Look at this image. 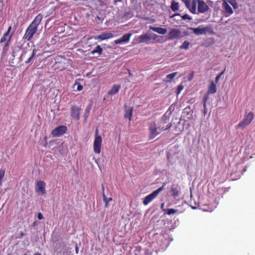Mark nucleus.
<instances>
[{"mask_svg": "<svg viewBox=\"0 0 255 255\" xmlns=\"http://www.w3.org/2000/svg\"><path fill=\"white\" fill-rule=\"evenodd\" d=\"M93 106V102L92 101H90V102L89 103V104L87 106L86 108L85 109V116L87 117L88 116H86V114L88 115L89 112L92 109Z\"/></svg>", "mask_w": 255, "mask_h": 255, "instance_id": "nucleus-27", "label": "nucleus"}, {"mask_svg": "<svg viewBox=\"0 0 255 255\" xmlns=\"http://www.w3.org/2000/svg\"><path fill=\"white\" fill-rule=\"evenodd\" d=\"M254 114L252 112L246 113L243 120L237 125V128L244 129L249 126L254 118Z\"/></svg>", "mask_w": 255, "mask_h": 255, "instance_id": "nucleus-2", "label": "nucleus"}, {"mask_svg": "<svg viewBox=\"0 0 255 255\" xmlns=\"http://www.w3.org/2000/svg\"><path fill=\"white\" fill-rule=\"evenodd\" d=\"M189 45H190V43L188 41H185L183 43V44L181 46H180L179 48L180 49H183L187 50L188 49Z\"/></svg>", "mask_w": 255, "mask_h": 255, "instance_id": "nucleus-30", "label": "nucleus"}, {"mask_svg": "<svg viewBox=\"0 0 255 255\" xmlns=\"http://www.w3.org/2000/svg\"><path fill=\"white\" fill-rule=\"evenodd\" d=\"M37 30V28H36V27L29 24L25 31V32L23 37V39H26L27 41L31 40L33 35L36 32Z\"/></svg>", "mask_w": 255, "mask_h": 255, "instance_id": "nucleus-5", "label": "nucleus"}, {"mask_svg": "<svg viewBox=\"0 0 255 255\" xmlns=\"http://www.w3.org/2000/svg\"><path fill=\"white\" fill-rule=\"evenodd\" d=\"M123 0H113V2H114V4H116L118 2H121Z\"/></svg>", "mask_w": 255, "mask_h": 255, "instance_id": "nucleus-44", "label": "nucleus"}, {"mask_svg": "<svg viewBox=\"0 0 255 255\" xmlns=\"http://www.w3.org/2000/svg\"><path fill=\"white\" fill-rule=\"evenodd\" d=\"M114 37L113 33L111 32H105L97 36V39L101 40H104L107 39H110Z\"/></svg>", "mask_w": 255, "mask_h": 255, "instance_id": "nucleus-18", "label": "nucleus"}, {"mask_svg": "<svg viewBox=\"0 0 255 255\" xmlns=\"http://www.w3.org/2000/svg\"><path fill=\"white\" fill-rule=\"evenodd\" d=\"M163 187V186H161L158 188L157 190L154 191L151 194L148 195L146 196L143 201V204L144 205H147L148 204H149L151 201H152L159 194V193L162 190Z\"/></svg>", "mask_w": 255, "mask_h": 255, "instance_id": "nucleus-6", "label": "nucleus"}, {"mask_svg": "<svg viewBox=\"0 0 255 255\" xmlns=\"http://www.w3.org/2000/svg\"><path fill=\"white\" fill-rule=\"evenodd\" d=\"M131 35V33L125 34L120 38L115 40L114 42L116 44H121L123 42H128L129 41Z\"/></svg>", "mask_w": 255, "mask_h": 255, "instance_id": "nucleus-16", "label": "nucleus"}, {"mask_svg": "<svg viewBox=\"0 0 255 255\" xmlns=\"http://www.w3.org/2000/svg\"><path fill=\"white\" fill-rule=\"evenodd\" d=\"M182 18L183 19H188V20H191V17L188 14H184L183 16H182Z\"/></svg>", "mask_w": 255, "mask_h": 255, "instance_id": "nucleus-37", "label": "nucleus"}, {"mask_svg": "<svg viewBox=\"0 0 255 255\" xmlns=\"http://www.w3.org/2000/svg\"><path fill=\"white\" fill-rule=\"evenodd\" d=\"M7 40L6 37H4L2 36V37L1 38L0 40V43H2L4 42H5Z\"/></svg>", "mask_w": 255, "mask_h": 255, "instance_id": "nucleus-40", "label": "nucleus"}, {"mask_svg": "<svg viewBox=\"0 0 255 255\" xmlns=\"http://www.w3.org/2000/svg\"><path fill=\"white\" fill-rule=\"evenodd\" d=\"M26 53V51H23L22 53V54L21 55V57H22Z\"/></svg>", "mask_w": 255, "mask_h": 255, "instance_id": "nucleus-48", "label": "nucleus"}, {"mask_svg": "<svg viewBox=\"0 0 255 255\" xmlns=\"http://www.w3.org/2000/svg\"><path fill=\"white\" fill-rule=\"evenodd\" d=\"M157 35L155 34H149L145 33L144 34L140 35L138 37V43H147V41L151 39H155L157 37Z\"/></svg>", "mask_w": 255, "mask_h": 255, "instance_id": "nucleus-10", "label": "nucleus"}, {"mask_svg": "<svg viewBox=\"0 0 255 255\" xmlns=\"http://www.w3.org/2000/svg\"><path fill=\"white\" fill-rule=\"evenodd\" d=\"M204 114L206 113H207V109L206 110H205L204 109Z\"/></svg>", "mask_w": 255, "mask_h": 255, "instance_id": "nucleus-52", "label": "nucleus"}, {"mask_svg": "<svg viewBox=\"0 0 255 255\" xmlns=\"http://www.w3.org/2000/svg\"><path fill=\"white\" fill-rule=\"evenodd\" d=\"M177 74V72H175L166 75L165 82H171L173 78L176 76Z\"/></svg>", "mask_w": 255, "mask_h": 255, "instance_id": "nucleus-25", "label": "nucleus"}, {"mask_svg": "<svg viewBox=\"0 0 255 255\" xmlns=\"http://www.w3.org/2000/svg\"><path fill=\"white\" fill-rule=\"evenodd\" d=\"M164 203H163L161 205V209H162V210L164 212H166V209H164Z\"/></svg>", "mask_w": 255, "mask_h": 255, "instance_id": "nucleus-43", "label": "nucleus"}, {"mask_svg": "<svg viewBox=\"0 0 255 255\" xmlns=\"http://www.w3.org/2000/svg\"><path fill=\"white\" fill-rule=\"evenodd\" d=\"M47 145V143L44 144V146L46 147Z\"/></svg>", "mask_w": 255, "mask_h": 255, "instance_id": "nucleus-54", "label": "nucleus"}, {"mask_svg": "<svg viewBox=\"0 0 255 255\" xmlns=\"http://www.w3.org/2000/svg\"><path fill=\"white\" fill-rule=\"evenodd\" d=\"M194 76V72H192L191 73V74L189 75V76L188 77V80L189 81H191L193 79Z\"/></svg>", "mask_w": 255, "mask_h": 255, "instance_id": "nucleus-39", "label": "nucleus"}, {"mask_svg": "<svg viewBox=\"0 0 255 255\" xmlns=\"http://www.w3.org/2000/svg\"><path fill=\"white\" fill-rule=\"evenodd\" d=\"M198 0H182V1L185 4L187 8H188L189 11L193 14H196V6Z\"/></svg>", "mask_w": 255, "mask_h": 255, "instance_id": "nucleus-7", "label": "nucleus"}, {"mask_svg": "<svg viewBox=\"0 0 255 255\" xmlns=\"http://www.w3.org/2000/svg\"><path fill=\"white\" fill-rule=\"evenodd\" d=\"M135 0H130V1L131 3H133L135 2Z\"/></svg>", "mask_w": 255, "mask_h": 255, "instance_id": "nucleus-50", "label": "nucleus"}, {"mask_svg": "<svg viewBox=\"0 0 255 255\" xmlns=\"http://www.w3.org/2000/svg\"><path fill=\"white\" fill-rule=\"evenodd\" d=\"M183 86L181 85H180L178 86L177 89V94H179L181 91L183 90Z\"/></svg>", "mask_w": 255, "mask_h": 255, "instance_id": "nucleus-38", "label": "nucleus"}, {"mask_svg": "<svg viewBox=\"0 0 255 255\" xmlns=\"http://www.w3.org/2000/svg\"><path fill=\"white\" fill-rule=\"evenodd\" d=\"M171 127V124L168 125L165 128L164 127L159 126L156 127V124L154 122L150 124L149 126V139H153L159 134L161 131L165 129H169Z\"/></svg>", "mask_w": 255, "mask_h": 255, "instance_id": "nucleus-1", "label": "nucleus"}, {"mask_svg": "<svg viewBox=\"0 0 255 255\" xmlns=\"http://www.w3.org/2000/svg\"><path fill=\"white\" fill-rule=\"evenodd\" d=\"M43 18V15L41 13L38 14L34 19V20L32 21V22L30 24L32 26L36 27V28H38V25L41 23V21Z\"/></svg>", "mask_w": 255, "mask_h": 255, "instance_id": "nucleus-17", "label": "nucleus"}, {"mask_svg": "<svg viewBox=\"0 0 255 255\" xmlns=\"http://www.w3.org/2000/svg\"><path fill=\"white\" fill-rule=\"evenodd\" d=\"M34 255H41L40 253H35Z\"/></svg>", "mask_w": 255, "mask_h": 255, "instance_id": "nucleus-51", "label": "nucleus"}, {"mask_svg": "<svg viewBox=\"0 0 255 255\" xmlns=\"http://www.w3.org/2000/svg\"><path fill=\"white\" fill-rule=\"evenodd\" d=\"M81 108L76 106H72L71 108V116L72 118L77 121L80 118Z\"/></svg>", "mask_w": 255, "mask_h": 255, "instance_id": "nucleus-12", "label": "nucleus"}, {"mask_svg": "<svg viewBox=\"0 0 255 255\" xmlns=\"http://www.w3.org/2000/svg\"><path fill=\"white\" fill-rule=\"evenodd\" d=\"M37 225L36 224V221H34L33 223V226H35Z\"/></svg>", "mask_w": 255, "mask_h": 255, "instance_id": "nucleus-49", "label": "nucleus"}, {"mask_svg": "<svg viewBox=\"0 0 255 255\" xmlns=\"http://www.w3.org/2000/svg\"><path fill=\"white\" fill-rule=\"evenodd\" d=\"M46 183L41 180H38L35 183V191L36 193L41 194H45L46 191Z\"/></svg>", "mask_w": 255, "mask_h": 255, "instance_id": "nucleus-8", "label": "nucleus"}, {"mask_svg": "<svg viewBox=\"0 0 255 255\" xmlns=\"http://www.w3.org/2000/svg\"><path fill=\"white\" fill-rule=\"evenodd\" d=\"M230 3L234 8L237 7L236 3L235 2L230 1Z\"/></svg>", "mask_w": 255, "mask_h": 255, "instance_id": "nucleus-42", "label": "nucleus"}, {"mask_svg": "<svg viewBox=\"0 0 255 255\" xmlns=\"http://www.w3.org/2000/svg\"><path fill=\"white\" fill-rule=\"evenodd\" d=\"M170 191L171 192L172 196L174 198L178 196L180 193V190L178 188L174 187V185L171 187Z\"/></svg>", "mask_w": 255, "mask_h": 255, "instance_id": "nucleus-23", "label": "nucleus"}, {"mask_svg": "<svg viewBox=\"0 0 255 255\" xmlns=\"http://www.w3.org/2000/svg\"><path fill=\"white\" fill-rule=\"evenodd\" d=\"M225 69L224 70V71H223L222 72L220 73L215 78V81H216V83H218L219 80L220 79V77H221V76L224 74V71H225Z\"/></svg>", "mask_w": 255, "mask_h": 255, "instance_id": "nucleus-35", "label": "nucleus"}, {"mask_svg": "<svg viewBox=\"0 0 255 255\" xmlns=\"http://www.w3.org/2000/svg\"><path fill=\"white\" fill-rule=\"evenodd\" d=\"M76 86H77V89H76L77 91H80L82 90V89L83 88V86L81 85V84L77 81L75 82L74 85V87H75Z\"/></svg>", "mask_w": 255, "mask_h": 255, "instance_id": "nucleus-32", "label": "nucleus"}, {"mask_svg": "<svg viewBox=\"0 0 255 255\" xmlns=\"http://www.w3.org/2000/svg\"><path fill=\"white\" fill-rule=\"evenodd\" d=\"M11 30V26H9V27L8 28V29L7 30V31L4 33L3 36L5 37H7V36H9L10 35H9V33H10V32Z\"/></svg>", "mask_w": 255, "mask_h": 255, "instance_id": "nucleus-34", "label": "nucleus"}, {"mask_svg": "<svg viewBox=\"0 0 255 255\" xmlns=\"http://www.w3.org/2000/svg\"><path fill=\"white\" fill-rule=\"evenodd\" d=\"M120 85H114L112 89L108 92V94L109 95H114L117 93L120 89Z\"/></svg>", "mask_w": 255, "mask_h": 255, "instance_id": "nucleus-22", "label": "nucleus"}, {"mask_svg": "<svg viewBox=\"0 0 255 255\" xmlns=\"http://www.w3.org/2000/svg\"><path fill=\"white\" fill-rule=\"evenodd\" d=\"M25 235L24 233L22 232L20 233V237L19 238L22 239L23 237Z\"/></svg>", "mask_w": 255, "mask_h": 255, "instance_id": "nucleus-45", "label": "nucleus"}, {"mask_svg": "<svg viewBox=\"0 0 255 255\" xmlns=\"http://www.w3.org/2000/svg\"><path fill=\"white\" fill-rule=\"evenodd\" d=\"M207 100H208V96L205 95L203 97V102H204L203 107H204V109L205 110H206V102H207Z\"/></svg>", "mask_w": 255, "mask_h": 255, "instance_id": "nucleus-36", "label": "nucleus"}, {"mask_svg": "<svg viewBox=\"0 0 255 255\" xmlns=\"http://www.w3.org/2000/svg\"><path fill=\"white\" fill-rule=\"evenodd\" d=\"M102 137L99 135L98 129L96 128L95 133V139L94 141V150L96 153L99 154L101 151Z\"/></svg>", "mask_w": 255, "mask_h": 255, "instance_id": "nucleus-4", "label": "nucleus"}, {"mask_svg": "<svg viewBox=\"0 0 255 255\" xmlns=\"http://www.w3.org/2000/svg\"><path fill=\"white\" fill-rule=\"evenodd\" d=\"M103 200H104V202L109 203L110 201H112L113 200L112 198H111V197L107 198L105 194L104 193H103Z\"/></svg>", "mask_w": 255, "mask_h": 255, "instance_id": "nucleus-33", "label": "nucleus"}, {"mask_svg": "<svg viewBox=\"0 0 255 255\" xmlns=\"http://www.w3.org/2000/svg\"><path fill=\"white\" fill-rule=\"evenodd\" d=\"M37 218L39 220H42L43 219V215L41 213H38L37 214Z\"/></svg>", "mask_w": 255, "mask_h": 255, "instance_id": "nucleus-41", "label": "nucleus"}, {"mask_svg": "<svg viewBox=\"0 0 255 255\" xmlns=\"http://www.w3.org/2000/svg\"><path fill=\"white\" fill-rule=\"evenodd\" d=\"M102 52H103V49L102 48L101 46L97 45L96 46V47L95 48V49H94L91 52V54L94 55L95 53H98L99 55H100L102 54Z\"/></svg>", "mask_w": 255, "mask_h": 255, "instance_id": "nucleus-24", "label": "nucleus"}, {"mask_svg": "<svg viewBox=\"0 0 255 255\" xmlns=\"http://www.w3.org/2000/svg\"><path fill=\"white\" fill-rule=\"evenodd\" d=\"M177 211H178L177 210H175L174 209H166L165 213L168 215H170L174 214L177 213Z\"/></svg>", "mask_w": 255, "mask_h": 255, "instance_id": "nucleus-31", "label": "nucleus"}, {"mask_svg": "<svg viewBox=\"0 0 255 255\" xmlns=\"http://www.w3.org/2000/svg\"><path fill=\"white\" fill-rule=\"evenodd\" d=\"M217 91L216 86L213 81L210 82V86L208 89V94H214Z\"/></svg>", "mask_w": 255, "mask_h": 255, "instance_id": "nucleus-21", "label": "nucleus"}, {"mask_svg": "<svg viewBox=\"0 0 255 255\" xmlns=\"http://www.w3.org/2000/svg\"><path fill=\"white\" fill-rule=\"evenodd\" d=\"M12 36V33L10 35L8 39H7L6 42L5 43V45H4V46L2 48V54H6L8 51V49H9L10 41L11 40Z\"/></svg>", "mask_w": 255, "mask_h": 255, "instance_id": "nucleus-20", "label": "nucleus"}, {"mask_svg": "<svg viewBox=\"0 0 255 255\" xmlns=\"http://www.w3.org/2000/svg\"><path fill=\"white\" fill-rule=\"evenodd\" d=\"M133 113V108L128 107L127 106L124 107V115L125 119H128L129 121H131Z\"/></svg>", "mask_w": 255, "mask_h": 255, "instance_id": "nucleus-15", "label": "nucleus"}, {"mask_svg": "<svg viewBox=\"0 0 255 255\" xmlns=\"http://www.w3.org/2000/svg\"><path fill=\"white\" fill-rule=\"evenodd\" d=\"M67 130V128L65 126H60L51 131V134L53 137H57L63 135Z\"/></svg>", "mask_w": 255, "mask_h": 255, "instance_id": "nucleus-9", "label": "nucleus"}, {"mask_svg": "<svg viewBox=\"0 0 255 255\" xmlns=\"http://www.w3.org/2000/svg\"><path fill=\"white\" fill-rule=\"evenodd\" d=\"M179 15V14H174V15H173L172 17H173V16H174V15Z\"/></svg>", "mask_w": 255, "mask_h": 255, "instance_id": "nucleus-53", "label": "nucleus"}, {"mask_svg": "<svg viewBox=\"0 0 255 255\" xmlns=\"http://www.w3.org/2000/svg\"><path fill=\"white\" fill-rule=\"evenodd\" d=\"M102 195L103 196V193L105 194V188H104V186L103 184L102 185Z\"/></svg>", "mask_w": 255, "mask_h": 255, "instance_id": "nucleus-46", "label": "nucleus"}, {"mask_svg": "<svg viewBox=\"0 0 255 255\" xmlns=\"http://www.w3.org/2000/svg\"><path fill=\"white\" fill-rule=\"evenodd\" d=\"M5 170L4 169H0V187L2 186V180L5 175Z\"/></svg>", "mask_w": 255, "mask_h": 255, "instance_id": "nucleus-28", "label": "nucleus"}, {"mask_svg": "<svg viewBox=\"0 0 255 255\" xmlns=\"http://www.w3.org/2000/svg\"><path fill=\"white\" fill-rule=\"evenodd\" d=\"M149 29L160 34H165L167 32V29L165 28L149 26Z\"/></svg>", "mask_w": 255, "mask_h": 255, "instance_id": "nucleus-19", "label": "nucleus"}, {"mask_svg": "<svg viewBox=\"0 0 255 255\" xmlns=\"http://www.w3.org/2000/svg\"><path fill=\"white\" fill-rule=\"evenodd\" d=\"M170 8L173 11H177L179 8V3L175 1H172L171 4Z\"/></svg>", "mask_w": 255, "mask_h": 255, "instance_id": "nucleus-26", "label": "nucleus"}, {"mask_svg": "<svg viewBox=\"0 0 255 255\" xmlns=\"http://www.w3.org/2000/svg\"><path fill=\"white\" fill-rule=\"evenodd\" d=\"M181 32L178 29H172L168 33V39L169 40L178 39L181 37Z\"/></svg>", "mask_w": 255, "mask_h": 255, "instance_id": "nucleus-13", "label": "nucleus"}, {"mask_svg": "<svg viewBox=\"0 0 255 255\" xmlns=\"http://www.w3.org/2000/svg\"><path fill=\"white\" fill-rule=\"evenodd\" d=\"M105 208H107L108 207V202H105Z\"/></svg>", "mask_w": 255, "mask_h": 255, "instance_id": "nucleus-47", "label": "nucleus"}, {"mask_svg": "<svg viewBox=\"0 0 255 255\" xmlns=\"http://www.w3.org/2000/svg\"><path fill=\"white\" fill-rule=\"evenodd\" d=\"M37 50L35 49H33L32 50V54L30 56V57L25 61V63L28 64L32 61L33 57L35 56Z\"/></svg>", "mask_w": 255, "mask_h": 255, "instance_id": "nucleus-29", "label": "nucleus"}, {"mask_svg": "<svg viewBox=\"0 0 255 255\" xmlns=\"http://www.w3.org/2000/svg\"><path fill=\"white\" fill-rule=\"evenodd\" d=\"M193 33L197 35L206 34V33L213 34L214 33L212 26L211 25H208L204 27H198L197 28H190Z\"/></svg>", "mask_w": 255, "mask_h": 255, "instance_id": "nucleus-3", "label": "nucleus"}, {"mask_svg": "<svg viewBox=\"0 0 255 255\" xmlns=\"http://www.w3.org/2000/svg\"><path fill=\"white\" fill-rule=\"evenodd\" d=\"M198 13H204L209 9V6L203 0H198Z\"/></svg>", "mask_w": 255, "mask_h": 255, "instance_id": "nucleus-11", "label": "nucleus"}, {"mask_svg": "<svg viewBox=\"0 0 255 255\" xmlns=\"http://www.w3.org/2000/svg\"><path fill=\"white\" fill-rule=\"evenodd\" d=\"M222 7L225 10V16H229L233 13V10L231 6L228 3L226 0H224L222 3Z\"/></svg>", "mask_w": 255, "mask_h": 255, "instance_id": "nucleus-14", "label": "nucleus"}]
</instances>
